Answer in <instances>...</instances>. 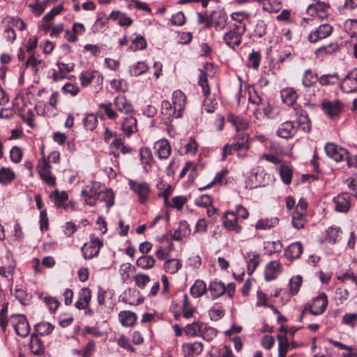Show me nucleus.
<instances>
[{
  "label": "nucleus",
  "mask_w": 357,
  "mask_h": 357,
  "mask_svg": "<svg viewBox=\"0 0 357 357\" xmlns=\"http://www.w3.org/2000/svg\"><path fill=\"white\" fill-rule=\"evenodd\" d=\"M227 121L234 126L237 132L231 144H225L222 149V160L231 155L234 151H239L245 145V121L243 117L236 116L231 113L227 115Z\"/></svg>",
  "instance_id": "1"
},
{
  "label": "nucleus",
  "mask_w": 357,
  "mask_h": 357,
  "mask_svg": "<svg viewBox=\"0 0 357 357\" xmlns=\"http://www.w3.org/2000/svg\"><path fill=\"white\" fill-rule=\"evenodd\" d=\"M185 103V95L178 90L173 93L172 102L167 100H162L160 112L165 122H171L174 119L181 118Z\"/></svg>",
  "instance_id": "2"
},
{
  "label": "nucleus",
  "mask_w": 357,
  "mask_h": 357,
  "mask_svg": "<svg viewBox=\"0 0 357 357\" xmlns=\"http://www.w3.org/2000/svg\"><path fill=\"white\" fill-rule=\"evenodd\" d=\"M103 246V242L95 234L90 236V242L85 243L81 248V250L85 259H90L98 255L100 248Z\"/></svg>",
  "instance_id": "3"
},
{
  "label": "nucleus",
  "mask_w": 357,
  "mask_h": 357,
  "mask_svg": "<svg viewBox=\"0 0 357 357\" xmlns=\"http://www.w3.org/2000/svg\"><path fill=\"white\" fill-rule=\"evenodd\" d=\"M268 175L261 167H256L251 169L250 176L247 179V188H255L264 186L267 183Z\"/></svg>",
  "instance_id": "4"
},
{
  "label": "nucleus",
  "mask_w": 357,
  "mask_h": 357,
  "mask_svg": "<svg viewBox=\"0 0 357 357\" xmlns=\"http://www.w3.org/2000/svg\"><path fill=\"white\" fill-rule=\"evenodd\" d=\"M10 321L17 335L26 337L30 333V326L25 315L17 314L10 316Z\"/></svg>",
  "instance_id": "5"
},
{
  "label": "nucleus",
  "mask_w": 357,
  "mask_h": 357,
  "mask_svg": "<svg viewBox=\"0 0 357 357\" xmlns=\"http://www.w3.org/2000/svg\"><path fill=\"white\" fill-rule=\"evenodd\" d=\"M227 14L221 10H213L209 15L208 20H206L205 25L206 29H209L212 26L217 31L222 30L227 24Z\"/></svg>",
  "instance_id": "6"
},
{
  "label": "nucleus",
  "mask_w": 357,
  "mask_h": 357,
  "mask_svg": "<svg viewBox=\"0 0 357 357\" xmlns=\"http://www.w3.org/2000/svg\"><path fill=\"white\" fill-rule=\"evenodd\" d=\"M305 305L312 314H321L324 312L328 305L327 295L322 292L312 300L311 304L307 303Z\"/></svg>",
  "instance_id": "7"
},
{
  "label": "nucleus",
  "mask_w": 357,
  "mask_h": 357,
  "mask_svg": "<svg viewBox=\"0 0 357 357\" xmlns=\"http://www.w3.org/2000/svg\"><path fill=\"white\" fill-rule=\"evenodd\" d=\"M40 178L50 186L56 185V178L52 174V166L49 163V159L43 156V161L37 167Z\"/></svg>",
  "instance_id": "8"
},
{
  "label": "nucleus",
  "mask_w": 357,
  "mask_h": 357,
  "mask_svg": "<svg viewBox=\"0 0 357 357\" xmlns=\"http://www.w3.org/2000/svg\"><path fill=\"white\" fill-rule=\"evenodd\" d=\"M128 184L130 189L138 195L139 202L145 203L151 192L149 184L146 182H137L133 180H130Z\"/></svg>",
  "instance_id": "9"
},
{
  "label": "nucleus",
  "mask_w": 357,
  "mask_h": 357,
  "mask_svg": "<svg viewBox=\"0 0 357 357\" xmlns=\"http://www.w3.org/2000/svg\"><path fill=\"white\" fill-rule=\"evenodd\" d=\"M340 88L347 93L357 92V68L349 72L340 81Z\"/></svg>",
  "instance_id": "10"
},
{
  "label": "nucleus",
  "mask_w": 357,
  "mask_h": 357,
  "mask_svg": "<svg viewBox=\"0 0 357 357\" xmlns=\"http://www.w3.org/2000/svg\"><path fill=\"white\" fill-rule=\"evenodd\" d=\"M296 116V127L300 128L303 131L309 132L311 130V121L307 112L301 106L294 108Z\"/></svg>",
  "instance_id": "11"
},
{
  "label": "nucleus",
  "mask_w": 357,
  "mask_h": 357,
  "mask_svg": "<svg viewBox=\"0 0 357 357\" xmlns=\"http://www.w3.org/2000/svg\"><path fill=\"white\" fill-rule=\"evenodd\" d=\"M333 31V28L329 24H321L317 29L311 31L308 36V40L312 43L324 39L329 36Z\"/></svg>",
  "instance_id": "12"
},
{
  "label": "nucleus",
  "mask_w": 357,
  "mask_h": 357,
  "mask_svg": "<svg viewBox=\"0 0 357 357\" xmlns=\"http://www.w3.org/2000/svg\"><path fill=\"white\" fill-rule=\"evenodd\" d=\"M324 149L326 155L336 162L344 161L347 154V151L345 149L334 143H327Z\"/></svg>",
  "instance_id": "13"
},
{
  "label": "nucleus",
  "mask_w": 357,
  "mask_h": 357,
  "mask_svg": "<svg viewBox=\"0 0 357 357\" xmlns=\"http://www.w3.org/2000/svg\"><path fill=\"white\" fill-rule=\"evenodd\" d=\"M298 127L294 121H287L280 125L277 130V135L281 138H292L296 133Z\"/></svg>",
  "instance_id": "14"
},
{
  "label": "nucleus",
  "mask_w": 357,
  "mask_h": 357,
  "mask_svg": "<svg viewBox=\"0 0 357 357\" xmlns=\"http://www.w3.org/2000/svg\"><path fill=\"white\" fill-rule=\"evenodd\" d=\"M350 197L346 193H340L337 196L335 197L333 199L335 204V210L340 213H347L351 206Z\"/></svg>",
  "instance_id": "15"
},
{
  "label": "nucleus",
  "mask_w": 357,
  "mask_h": 357,
  "mask_svg": "<svg viewBox=\"0 0 357 357\" xmlns=\"http://www.w3.org/2000/svg\"><path fill=\"white\" fill-rule=\"evenodd\" d=\"M99 193L100 192H98L96 183L86 185L81 192L82 196L85 197L86 204L91 206L96 205V200L98 199Z\"/></svg>",
  "instance_id": "16"
},
{
  "label": "nucleus",
  "mask_w": 357,
  "mask_h": 357,
  "mask_svg": "<svg viewBox=\"0 0 357 357\" xmlns=\"http://www.w3.org/2000/svg\"><path fill=\"white\" fill-rule=\"evenodd\" d=\"M153 149L158 157L161 160H166L169 158L172 149L167 139H162L157 141L153 146Z\"/></svg>",
  "instance_id": "17"
},
{
  "label": "nucleus",
  "mask_w": 357,
  "mask_h": 357,
  "mask_svg": "<svg viewBox=\"0 0 357 357\" xmlns=\"http://www.w3.org/2000/svg\"><path fill=\"white\" fill-rule=\"evenodd\" d=\"M282 271V264L278 261H271L266 266L264 277L266 281L277 278Z\"/></svg>",
  "instance_id": "18"
},
{
  "label": "nucleus",
  "mask_w": 357,
  "mask_h": 357,
  "mask_svg": "<svg viewBox=\"0 0 357 357\" xmlns=\"http://www.w3.org/2000/svg\"><path fill=\"white\" fill-rule=\"evenodd\" d=\"M322 109L331 118L338 116L342 109V104L340 100L324 101L321 104Z\"/></svg>",
  "instance_id": "19"
},
{
  "label": "nucleus",
  "mask_w": 357,
  "mask_h": 357,
  "mask_svg": "<svg viewBox=\"0 0 357 357\" xmlns=\"http://www.w3.org/2000/svg\"><path fill=\"white\" fill-rule=\"evenodd\" d=\"M139 292L134 289H128L120 296V301L130 305H138L143 302V299L136 298Z\"/></svg>",
  "instance_id": "20"
},
{
  "label": "nucleus",
  "mask_w": 357,
  "mask_h": 357,
  "mask_svg": "<svg viewBox=\"0 0 357 357\" xmlns=\"http://www.w3.org/2000/svg\"><path fill=\"white\" fill-rule=\"evenodd\" d=\"M78 300L75 302V306L78 310H83L89 306L92 298L91 291L88 287H83L78 294Z\"/></svg>",
  "instance_id": "21"
},
{
  "label": "nucleus",
  "mask_w": 357,
  "mask_h": 357,
  "mask_svg": "<svg viewBox=\"0 0 357 357\" xmlns=\"http://www.w3.org/2000/svg\"><path fill=\"white\" fill-rule=\"evenodd\" d=\"M182 348L186 356L195 357L202 353L204 344L201 342L195 341L183 344Z\"/></svg>",
  "instance_id": "22"
},
{
  "label": "nucleus",
  "mask_w": 357,
  "mask_h": 357,
  "mask_svg": "<svg viewBox=\"0 0 357 357\" xmlns=\"http://www.w3.org/2000/svg\"><path fill=\"white\" fill-rule=\"evenodd\" d=\"M121 128L124 135L130 137L137 131V119L132 116L124 118Z\"/></svg>",
  "instance_id": "23"
},
{
  "label": "nucleus",
  "mask_w": 357,
  "mask_h": 357,
  "mask_svg": "<svg viewBox=\"0 0 357 357\" xmlns=\"http://www.w3.org/2000/svg\"><path fill=\"white\" fill-rule=\"evenodd\" d=\"M223 225L230 230H234L237 233L241 231L242 227L238 225L237 214L234 212H226L223 216Z\"/></svg>",
  "instance_id": "24"
},
{
  "label": "nucleus",
  "mask_w": 357,
  "mask_h": 357,
  "mask_svg": "<svg viewBox=\"0 0 357 357\" xmlns=\"http://www.w3.org/2000/svg\"><path fill=\"white\" fill-rule=\"evenodd\" d=\"M139 155L144 172H149L154 161L151 150L148 147H143L139 151Z\"/></svg>",
  "instance_id": "25"
},
{
  "label": "nucleus",
  "mask_w": 357,
  "mask_h": 357,
  "mask_svg": "<svg viewBox=\"0 0 357 357\" xmlns=\"http://www.w3.org/2000/svg\"><path fill=\"white\" fill-rule=\"evenodd\" d=\"M115 108L121 113L129 114L133 112L132 104L124 96H119L114 100Z\"/></svg>",
  "instance_id": "26"
},
{
  "label": "nucleus",
  "mask_w": 357,
  "mask_h": 357,
  "mask_svg": "<svg viewBox=\"0 0 357 357\" xmlns=\"http://www.w3.org/2000/svg\"><path fill=\"white\" fill-rule=\"evenodd\" d=\"M248 93L249 104L250 105L247 107V109L252 110L253 114L256 116L257 119H258L257 114H261V112L260 110L257 108V106H258L261 103V98L256 93L253 88H248Z\"/></svg>",
  "instance_id": "27"
},
{
  "label": "nucleus",
  "mask_w": 357,
  "mask_h": 357,
  "mask_svg": "<svg viewBox=\"0 0 357 357\" xmlns=\"http://www.w3.org/2000/svg\"><path fill=\"white\" fill-rule=\"evenodd\" d=\"M29 347L31 352L36 356L43 354L45 349L44 342L36 333L31 335Z\"/></svg>",
  "instance_id": "28"
},
{
  "label": "nucleus",
  "mask_w": 357,
  "mask_h": 357,
  "mask_svg": "<svg viewBox=\"0 0 357 357\" xmlns=\"http://www.w3.org/2000/svg\"><path fill=\"white\" fill-rule=\"evenodd\" d=\"M244 32L238 31V29L233 28L232 30L225 33L224 39L226 43L231 47L239 45L241 41V36Z\"/></svg>",
  "instance_id": "29"
},
{
  "label": "nucleus",
  "mask_w": 357,
  "mask_h": 357,
  "mask_svg": "<svg viewBox=\"0 0 357 357\" xmlns=\"http://www.w3.org/2000/svg\"><path fill=\"white\" fill-rule=\"evenodd\" d=\"M119 319L122 326L132 327L135 324L137 317L131 311L123 310L119 313Z\"/></svg>",
  "instance_id": "30"
},
{
  "label": "nucleus",
  "mask_w": 357,
  "mask_h": 357,
  "mask_svg": "<svg viewBox=\"0 0 357 357\" xmlns=\"http://www.w3.org/2000/svg\"><path fill=\"white\" fill-rule=\"evenodd\" d=\"M50 197L54 202L56 208H66V202L68 199V195L65 191L60 192L58 190H55L50 194Z\"/></svg>",
  "instance_id": "31"
},
{
  "label": "nucleus",
  "mask_w": 357,
  "mask_h": 357,
  "mask_svg": "<svg viewBox=\"0 0 357 357\" xmlns=\"http://www.w3.org/2000/svg\"><path fill=\"white\" fill-rule=\"evenodd\" d=\"M303 248L301 242L290 244L284 250L287 258L289 259H298L303 253Z\"/></svg>",
  "instance_id": "32"
},
{
  "label": "nucleus",
  "mask_w": 357,
  "mask_h": 357,
  "mask_svg": "<svg viewBox=\"0 0 357 357\" xmlns=\"http://www.w3.org/2000/svg\"><path fill=\"white\" fill-rule=\"evenodd\" d=\"M280 94L282 101L287 105H293L298 98L296 91L291 87L283 89Z\"/></svg>",
  "instance_id": "33"
},
{
  "label": "nucleus",
  "mask_w": 357,
  "mask_h": 357,
  "mask_svg": "<svg viewBox=\"0 0 357 357\" xmlns=\"http://www.w3.org/2000/svg\"><path fill=\"white\" fill-rule=\"evenodd\" d=\"M208 290L211 294V298L215 299L226 292V287L223 282L214 280L210 282Z\"/></svg>",
  "instance_id": "34"
},
{
  "label": "nucleus",
  "mask_w": 357,
  "mask_h": 357,
  "mask_svg": "<svg viewBox=\"0 0 357 357\" xmlns=\"http://www.w3.org/2000/svg\"><path fill=\"white\" fill-rule=\"evenodd\" d=\"M109 19L114 21L118 20V24L121 26H129L132 24V20L126 15V13L119 10H114L109 15Z\"/></svg>",
  "instance_id": "35"
},
{
  "label": "nucleus",
  "mask_w": 357,
  "mask_h": 357,
  "mask_svg": "<svg viewBox=\"0 0 357 357\" xmlns=\"http://www.w3.org/2000/svg\"><path fill=\"white\" fill-rule=\"evenodd\" d=\"M204 323L199 321H195L191 324H188L183 328V331L187 336L197 337L200 336L202 328Z\"/></svg>",
  "instance_id": "36"
},
{
  "label": "nucleus",
  "mask_w": 357,
  "mask_h": 357,
  "mask_svg": "<svg viewBox=\"0 0 357 357\" xmlns=\"http://www.w3.org/2000/svg\"><path fill=\"white\" fill-rule=\"evenodd\" d=\"M278 223L279 219L277 217L263 218L257 222L255 229L259 230L271 229L277 226Z\"/></svg>",
  "instance_id": "37"
},
{
  "label": "nucleus",
  "mask_w": 357,
  "mask_h": 357,
  "mask_svg": "<svg viewBox=\"0 0 357 357\" xmlns=\"http://www.w3.org/2000/svg\"><path fill=\"white\" fill-rule=\"evenodd\" d=\"M328 8V5L326 3H318L315 6L310 5L307 8V12L310 15H317L319 18L324 19L328 16L326 8Z\"/></svg>",
  "instance_id": "38"
},
{
  "label": "nucleus",
  "mask_w": 357,
  "mask_h": 357,
  "mask_svg": "<svg viewBox=\"0 0 357 357\" xmlns=\"http://www.w3.org/2000/svg\"><path fill=\"white\" fill-rule=\"evenodd\" d=\"M225 314V309L221 303H215L210 308L208 315L211 320L218 321L222 318Z\"/></svg>",
  "instance_id": "39"
},
{
  "label": "nucleus",
  "mask_w": 357,
  "mask_h": 357,
  "mask_svg": "<svg viewBox=\"0 0 357 357\" xmlns=\"http://www.w3.org/2000/svg\"><path fill=\"white\" fill-rule=\"evenodd\" d=\"M231 17L235 23L234 24V28L238 29L240 32L245 31V12H236L231 15Z\"/></svg>",
  "instance_id": "40"
},
{
  "label": "nucleus",
  "mask_w": 357,
  "mask_h": 357,
  "mask_svg": "<svg viewBox=\"0 0 357 357\" xmlns=\"http://www.w3.org/2000/svg\"><path fill=\"white\" fill-rule=\"evenodd\" d=\"M206 291V284L202 280H197L190 289V294L194 298L202 296Z\"/></svg>",
  "instance_id": "41"
},
{
  "label": "nucleus",
  "mask_w": 357,
  "mask_h": 357,
  "mask_svg": "<svg viewBox=\"0 0 357 357\" xmlns=\"http://www.w3.org/2000/svg\"><path fill=\"white\" fill-rule=\"evenodd\" d=\"M54 326L49 322L42 321L34 325V331L38 335H48L51 334Z\"/></svg>",
  "instance_id": "42"
},
{
  "label": "nucleus",
  "mask_w": 357,
  "mask_h": 357,
  "mask_svg": "<svg viewBox=\"0 0 357 357\" xmlns=\"http://www.w3.org/2000/svg\"><path fill=\"white\" fill-rule=\"evenodd\" d=\"M228 173H229V172L226 169L221 170L220 172H219L216 174L215 178L211 183H209L208 185H206L204 187L199 188V190L202 191V190L208 189V188L212 187L214 184H220V185L226 184L227 181L225 180V177L227 176Z\"/></svg>",
  "instance_id": "43"
},
{
  "label": "nucleus",
  "mask_w": 357,
  "mask_h": 357,
  "mask_svg": "<svg viewBox=\"0 0 357 357\" xmlns=\"http://www.w3.org/2000/svg\"><path fill=\"white\" fill-rule=\"evenodd\" d=\"M98 199L105 202L107 211L114 204V194L112 189H107L105 191L100 192Z\"/></svg>",
  "instance_id": "44"
},
{
  "label": "nucleus",
  "mask_w": 357,
  "mask_h": 357,
  "mask_svg": "<svg viewBox=\"0 0 357 357\" xmlns=\"http://www.w3.org/2000/svg\"><path fill=\"white\" fill-rule=\"evenodd\" d=\"M319 78L317 74L313 73L311 70L307 69L304 73L302 83L305 87L309 88L314 86L317 82H319Z\"/></svg>",
  "instance_id": "45"
},
{
  "label": "nucleus",
  "mask_w": 357,
  "mask_h": 357,
  "mask_svg": "<svg viewBox=\"0 0 357 357\" xmlns=\"http://www.w3.org/2000/svg\"><path fill=\"white\" fill-rule=\"evenodd\" d=\"M155 260L151 255H145L139 257L136 261L137 266L142 269H150L155 265Z\"/></svg>",
  "instance_id": "46"
},
{
  "label": "nucleus",
  "mask_w": 357,
  "mask_h": 357,
  "mask_svg": "<svg viewBox=\"0 0 357 357\" xmlns=\"http://www.w3.org/2000/svg\"><path fill=\"white\" fill-rule=\"evenodd\" d=\"M182 267V264L179 259H171L165 261L164 268L167 273L174 274Z\"/></svg>",
  "instance_id": "47"
},
{
  "label": "nucleus",
  "mask_w": 357,
  "mask_h": 357,
  "mask_svg": "<svg viewBox=\"0 0 357 357\" xmlns=\"http://www.w3.org/2000/svg\"><path fill=\"white\" fill-rule=\"evenodd\" d=\"M319 82L322 86L334 85L340 83V79L337 73L326 74L319 77Z\"/></svg>",
  "instance_id": "48"
},
{
  "label": "nucleus",
  "mask_w": 357,
  "mask_h": 357,
  "mask_svg": "<svg viewBox=\"0 0 357 357\" xmlns=\"http://www.w3.org/2000/svg\"><path fill=\"white\" fill-rule=\"evenodd\" d=\"M326 233L327 241L335 243L339 241L342 231L340 227L332 226L326 230Z\"/></svg>",
  "instance_id": "49"
},
{
  "label": "nucleus",
  "mask_w": 357,
  "mask_h": 357,
  "mask_svg": "<svg viewBox=\"0 0 357 357\" xmlns=\"http://www.w3.org/2000/svg\"><path fill=\"white\" fill-rule=\"evenodd\" d=\"M15 178V174L10 168L2 167L0 169V183L4 185L11 183Z\"/></svg>",
  "instance_id": "50"
},
{
  "label": "nucleus",
  "mask_w": 357,
  "mask_h": 357,
  "mask_svg": "<svg viewBox=\"0 0 357 357\" xmlns=\"http://www.w3.org/2000/svg\"><path fill=\"white\" fill-rule=\"evenodd\" d=\"M305 223V213L294 211L292 213L291 224L296 229L304 227Z\"/></svg>",
  "instance_id": "51"
},
{
  "label": "nucleus",
  "mask_w": 357,
  "mask_h": 357,
  "mask_svg": "<svg viewBox=\"0 0 357 357\" xmlns=\"http://www.w3.org/2000/svg\"><path fill=\"white\" fill-rule=\"evenodd\" d=\"M279 172L282 182L286 185L290 184L293 175L292 169L287 165L282 164L280 167Z\"/></svg>",
  "instance_id": "52"
},
{
  "label": "nucleus",
  "mask_w": 357,
  "mask_h": 357,
  "mask_svg": "<svg viewBox=\"0 0 357 357\" xmlns=\"http://www.w3.org/2000/svg\"><path fill=\"white\" fill-rule=\"evenodd\" d=\"M247 258H249L248 264L247 265V273L250 275L252 274L259 266L261 259L259 255L256 253H250L248 256H247Z\"/></svg>",
  "instance_id": "53"
},
{
  "label": "nucleus",
  "mask_w": 357,
  "mask_h": 357,
  "mask_svg": "<svg viewBox=\"0 0 357 357\" xmlns=\"http://www.w3.org/2000/svg\"><path fill=\"white\" fill-rule=\"evenodd\" d=\"M339 50V46L337 43H331L326 45L321 46L316 50L317 56H323L326 54H331Z\"/></svg>",
  "instance_id": "54"
},
{
  "label": "nucleus",
  "mask_w": 357,
  "mask_h": 357,
  "mask_svg": "<svg viewBox=\"0 0 357 357\" xmlns=\"http://www.w3.org/2000/svg\"><path fill=\"white\" fill-rule=\"evenodd\" d=\"M149 70L147 63L144 61H139L130 68V73L132 76L141 75Z\"/></svg>",
  "instance_id": "55"
},
{
  "label": "nucleus",
  "mask_w": 357,
  "mask_h": 357,
  "mask_svg": "<svg viewBox=\"0 0 357 357\" xmlns=\"http://www.w3.org/2000/svg\"><path fill=\"white\" fill-rule=\"evenodd\" d=\"M217 334L218 331L215 328L206 326L204 324L201 330L200 337L207 342H210L217 336Z\"/></svg>",
  "instance_id": "56"
},
{
  "label": "nucleus",
  "mask_w": 357,
  "mask_h": 357,
  "mask_svg": "<svg viewBox=\"0 0 357 357\" xmlns=\"http://www.w3.org/2000/svg\"><path fill=\"white\" fill-rule=\"evenodd\" d=\"M183 317L188 319L192 317L195 309L190 306L189 298L187 294L183 295V304L181 307Z\"/></svg>",
  "instance_id": "57"
},
{
  "label": "nucleus",
  "mask_w": 357,
  "mask_h": 357,
  "mask_svg": "<svg viewBox=\"0 0 357 357\" xmlns=\"http://www.w3.org/2000/svg\"><path fill=\"white\" fill-rule=\"evenodd\" d=\"M261 59L259 52L252 51L248 56V63L247 66L255 70H257Z\"/></svg>",
  "instance_id": "58"
},
{
  "label": "nucleus",
  "mask_w": 357,
  "mask_h": 357,
  "mask_svg": "<svg viewBox=\"0 0 357 357\" xmlns=\"http://www.w3.org/2000/svg\"><path fill=\"white\" fill-rule=\"evenodd\" d=\"M303 282V278L300 275L293 277L289 282L291 294L294 296L298 294Z\"/></svg>",
  "instance_id": "59"
},
{
  "label": "nucleus",
  "mask_w": 357,
  "mask_h": 357,
  "mask_svg": "<svg viewBox=\"0 0 357 357\" xmlns=\"http://www.w3.org/2000/svg\"><path fill=\"white\" fill-rule=\"evenodd\" d=\"M114 294L112 292V291H108L105 289H103L101 287H98V295H97V299L98 303L99 305L102 306L106 305L105 300L107 298H109L110 299L112 298Z\"/></svg>",
  "instance_id": "60"
},
{
  "label": "nucleus",
  "mask_w": 357,
  "mask_h": 357,
  "mask_svg": "<svg viewBox=\"0 0 357 357\" xmlns=\"http://www.w3.org/2000/svg\"><path fill=\"white\" fill-rule=\"evenodd\" d=\"M84 126L88 130H93L98 124V117L94 114L86 115L83 120Z\"/></svg>",
  "instance_id": "61"
},
{
  "label": "nucleus",
  "mask_w": 357,
  "mask_h": 357,
  "mask_svg": "<svg viewBox=\"0 0 357 357\" xmlns=\"http://www.w3.org/2000/svg\"><path fill=\"white\" fill-rule=\"evenodd\" d=\"M277 337L279 341L278 356H280L281 354H283L284 356H286L289 347L288 339L285 334H279L278 335Z\"/></svg>",
  "instance_id": "62"
},
{
  "label": "nucleus",
  "mask_w": 357,
  "mask_h": 357,
  "mask_svg": "<svg viewBox=\"0 0 357 357\" xmlns=\"http://www.w3.org/2000/svg\"><path fill=\"white\" fill-rule=\"evenodd\" d=\"M146 46L147 43L145 38L142 36H137L134 40H132V45L130 46V50L132 51L144 50Z\"/></svg>",
  "instance_id": "63"
},
{
  "label": "nucleus",
  "mask_w": 357,
  "mask_h": 357,
  "mask_svg": "<svg viewBox=\"0 0 357 357\" xmlns=\"http://www.w3.org/2000/svg\"><path fill=\"white\" fill-rule=\"evenodd\" d=\"M342 323L354 328L357 325V313H347L342 317Z\"/></svg>",
  "instance_id": "64"
}]
</instances>
